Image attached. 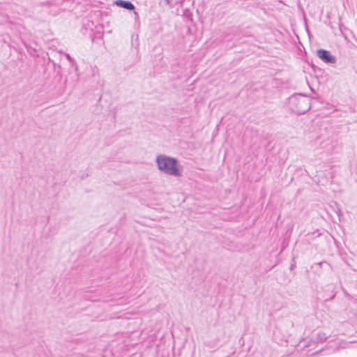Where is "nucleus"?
Listing matches in <instances>:
<instances>
[{"mask_svg":"<svg viewBox=\"0 0 357 357\" xmlns=\"http://www.w3.org/2000/svg\"><path fill=\"white\" fill-rule=\"evenodd\" d=\"M317 56L323 62L327 64H334L336 62V57L333 56L329 51L324 49L317 50Z\"/></svg>","mask_w":357,"mask_h":357,"instance_id":"nucleus-3","label":"nucleus"},{"mask_svg":"<svg viewBox=\"0 0 357 357\" xmlns=\"http://www.w3.org/2000/svg\"><path fill=\"white\" fill-rule=\"evenodd\" d=\"M289 106L293 112L297 114H303L311 107L310 100L305 95L294 94L289 98Z\"/></svg>","mask_w":357,"mask_h":357,"instance_id":"nucleus-2","label":"nucleus"},{"mask_svg":"<svg viewBox=\"0 0 357 357\" xmlns=\"http://www.w3.org/2000/svg\"><path fill=\"white\" fill-rule=\"evenodd\" d=\"M168 4H174L177 2V1H173V0H166Z\"/></svg>","mask_w":357,"mask_h":357,"instance_id":"nucleus-8","label":"nucleus"},{"mask_svg":"<svg viewBox=\"0 0 357 357\" xmlns=\"http://www.w3.org/2000/svg\"><path fill=\"white\" fill-rule=\"evenodd\" d=\"M295 266L294 264H291V266H290V269L292 270L294 268V267Z\"/></svg>","mask_w":357,"mask_h":357,"instance_id":"nucleus-9","label":"nucleus"},{"mask_svg":"<svg viewBox=\"0 0 357 357\" xmlns=\"http://www.w3.org/2000/svg\"><path fill=\"white\" fill-rule=\"evenodd\" d=\"M318 142H319V146L320 149H324L328 145V144L326 143L324 141H320L319 137L316 139L315 144H317Z\"/></svg>","mask_w":357,"mask_h":357,"instance_id":"nucleus-6","label":"nucleus"},{"mask_svg":"<svg viewBox=\"0 0 357 357\" xmlns=\"http://www.w3.org/2000/svg\"><path fill=\"white\" fill-rule=\"evenodd\" d=\"M66 58L71 63H74L75 61V60L70 56L69 54L66 53L65 54Z\"/></svg>","mask_w":357,"mask_h":357,"instance_id":"nucleus-7","label":"nucleus"},{"mask_svg":"<svg viewBox=\"0 0 357 357\" xmlns=\"http://www.w3.org/2000/svg\"><path fill=\"white\" fill-rule=\"evenodd\" d=\"M115 4L121 8H125L128 10H133L135 9L134 4L130 1L116 0Z\"/></svg>","mask_w":357,"mask_h":357,"instance_id":"nucleus-4","label":"nucleus"},{"mask_svg":"<svg viewBox=\"0 0 357 357\" xmlns=\"http://www.w3.org/2000/svg\"><path fill=\"white\" fill-rule=\"evenodd\" d=\"M328 337L326 333H319L317 334V340L320 342H324L327 340Z\"/></svg>","mask_w":357,"mask_h":357,"instance_id":"nucleus-5","label":"nucleus"},{"mask_svg":"<svg viewBox=\"0 0 357 357\" xmlns=\"http://www.w3.org/2000/svg\"><path fill=\"white\" fill-rule=\"evenodd\" d=\"M156 163L158 169L168 175L174 176L181 175L178 160L175 158L160 155L156 158Z\"/></svg>","mask_w":357,"mask_h":357,"instance_id":"nucleus-1","label":"nucleus"}]
</instances>
